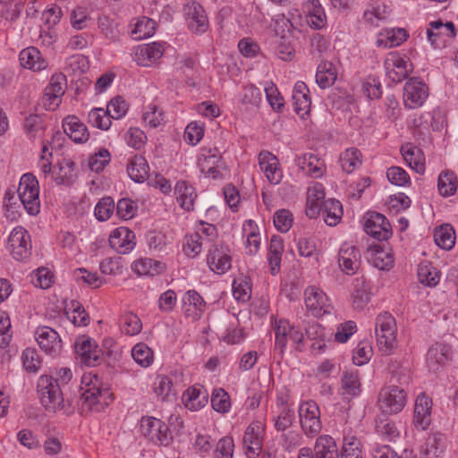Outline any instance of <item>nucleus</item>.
<instances>
[{
	"instance_id": "nucleus-38",
	"label": "nucleus",
	"mask_w": 458,
	"mask_h": 458,
	"mask_svg": "<svg viewBox=\"0 0 458 458\" xmlns=\"http://www.w3.org/2000/svg\"><path fill=\"white\" fill-rule=\"evenodd\" d=\"M131 356L141 367L147 368L153 362V352L145 344L139 343L131 350Z\"/></svg>"
},
{
	"instance_id": "nucleus-16",
	"label": "nucleus",
	"mask_w": 458,
	"mask_h": 458,
	"mask_svg": "<svg viewBox=\"0 0 458 458\" xmlns=\"http://www.w3.org/2000/svg\"><path fill=\"white\" fill-rule=\"evenodd\" d=\"M432 401L424 394H420L415 402L413 423L418 429H426L431 421Z\"/></svg>"
},
{
	"instance_id": "nucleus-25",
	"label": "nucleus",
	"mask_w": 458,
	"mask_h": 458,
	"mask_svg": "<svg viewBox=\"0 0 458 458\" xmlns=\"http://www.w3.org/2000/svg\"><path fill=\"white\" fill-rule=\"evenodd\" d=\"M315 458H340L335 439L327 435L317 438L314 445Z\"/></svg>"
},
{
	"instance_id": "nucleus-29",
	"label": "nucleus",
	"mask_w": 458,
	"mask_h": 458,
	"mask_svg": "<svg viewBox=\"0 0 458 458\" xmlns=\"http://www.w3.org/2000/svg\"><path fill=\"white\" fill-rule=\"evenodd\" d=\"M127 172L131 180L143 182L148 176L149 166L142 156H135L127 165Z\"/></svg>"
},
{
	"instance_id": "nucleus-42",
	"label": "nucleus",
	"mask_w": 458,
	"mask_h": 458,
	"mask_svg": "<svg viewBox=\"0 0 458 458\" xmlns=\"http://www.w3.org/2000/svg\"><path fill=\"white\" fill-rule=\"evenodd\" d=\"M360 443L354 436H346L344 438V445L340 458H360Z\"/></svg>"
},
{
	"instance_id": "nucleus-8",
	"label": "nucleus",
	"mask_w": 458,
	"mask_h": 458,
	"mask_svg": "<svg viewBox=\"0 0 458 458\" xmlns=\"http://www.w3.org/2000/svg\"><path fill=\"white\" fill-rule=\"evenodd\" d=\"M299 416L302 430L307 436L313 437L320 431L319 408L315 402L309 401L301 404Z\"/></svg>"
},
{
	"instance_id": "nucleus-36",
	"label": "nucleus",
	"mask_w": 458,
	"mask_h": 458,
	"mask_svg": "<svg viewBox=\"0 0 458 458\" xmlns=\"http://www.w3.org/2000/svg\"><path fill=\"white\" fill-rule=\"evenodd\" d=\"M402 154L407 165L418 174L425 172V164L421 161L420 149L412 147H403Z\"/></svg>"
},
{
	"instance_id": "nucleus-12",
	"label": "nucleus",
	"mask_w": 458,
	"mask_h": 458,
	"mask_svg": "<svg viewBox=\"0 0 458 458\" xmlns=\"http://www.w3.org/2000/svg\"><path fill=\"white\" fill-rule=\"evenodd\" d=\"M305 304L315 317H322L330 313L327 296L314 286H310L305 290Z\"/></svg>"
},
{
	"instance_id": "nucleus-51",
	"label": "nucleus",
	"mask_w": 458,
	"mask_h": 458,
	"mask_svg": "<svg viewBox=\"0 0 458 458\" xmlns=\"http://www.w3.org/2000/svg\"><path fill=\"white\" fill-rule=\"evenodd\" d=\"M22 363L28 372L36 373L38 371L41 364L38 352L34 348H27L22 352Z\"/></svg>"
},
{
	"instance_id": "nucleus-30",
	"label": "nucleus",
	"mask_w": 458,
	"mask_h": 458,
	"mask_svg": "<svg viewBox=\"0 0 458 458\" xmlns=\"http://www.w3.org/2000/svg\"><path fill=\"white\" fill-rule=\"evenodd\" d=\"M323 217L327 225H336L343 216V207L339 200L329 199L323 201Z\"/></svg>"
},
{
	"instance_id": "nucleus-6",
	"label": "nucleus",
	"mask_w": 458,
	"mask_h": 458,
	"mask_svg": "<svg viewBox=\"0 0 458 458\" xmlns=\"http://www.w3.org/2000/svg\"><path fill=\"white\" fill-rule=\"evenodd\" d=\"M140 431L145 437L157 445L168 446L173 441V435L168 426L154 417L141 419Z\"/></svg>"
},
{
	"instance_id": "nucleus-44",
	"label": "nucleus",
	"mask_w": 458,
	"mask_h": 458,
	"mask_svg": "<svg viewBox=\"0 0 458 458\" xmlns=\"http://www.w3.org/2000/svg\"><path fill=\"white\" fill-rule=\"evenodd\" d=\"M376 430L389 442L394 441L400 434L395 424L388 419H378L376 421Z\"/></svg>"
},
{
	"instance_id": "nucleus-41",
	"label": "nucleus",
	"mask_w": 458,
	"mask_h": 458,
	"mask_svg": "<svg viewBox=\"0 0 458 458\" xmlns=\"http://www.w3.org/2000/svg\"><path fill=\"white\" fill-rule=\"evenodd\" d=\"M88 117L89 123L98 129L107 130L111 125V116L108 115L106 109L93 108Z\"/></svg>"
},
{
	"instance_id": "nucleus-23",
	"label": "nucleus",
	"mask_w": 458,
	"mask_h": 458,
	"mask_svg": "<svg viewBox=\"0 0 458 458\" xmlns=\"http://www.w3.org/2000/svg\"><path fill=\"white\" fill-rule=\"evenodd\" d=\"M295 162L299 168L306 175L318 178L323 174L324 162L311 153H307L298 157Z\"/></svg>"
},
{
	"instance_id": "nucleus-55",
	"label": "nucleus",
	"mask_w": 458,
	"mask_h": 458,
	"mask_svg": "<svg viewBox=\"0 0 458 458\" xmlns=\"http://www.w3.org/2000/svg\"><path fill=\"white\" fill-rule=\"evenodd\" d=\"M108 115L113 119H119L125 115L128 110L126 101L120 96L110 100L106 107Z\"/></svg>"
},
{
	"instance_id": "nucleus-21",
	"label": "nucleus",
	"mask_w": 458,
	"mask_h": 458,
	"mask_svg": "<svg viewBox=\"0 0 458 458\" xmlns=\"http://www.w3.org/2000/svg\"><path fill=\"white\" fill-rule=\"evenodd\" d=\"M208 394L200 385L189 387L182 395L185 407L191 411H198L208 403Z\"/></svg>"
},
{
	"instance_id": "nucleus-48",
	"label": "nucleus",
	"mask_w": 458,
	"mask_h": 458,
	"mask_svg": "<svg viewBox=\"0 0 458 458\" xmlns=\"http://www.w3.org/2000/svg\"><path fill=\"white\" fill-rule=\"evenodd\" d=\"M370 261L375 267L381 270H388L393 267L394 258L392 254L384 250L377 249L371 254Z\"/></svg>"
},
{
	"instance_id": "nucleus-34",
	"label": "nucleus",
	"mask_w": 458,
	"mask_h": 458,
	"mask_svg": "<svg viewBox=\"0 0 458 458\" xmlns=\"http://www.w3.org/2000/svg\"><path fill=\"white\" fill-rule=\"evenodd\" d=\"M66 77L63 73H55L51 77L48 86L45 89V97L49 100H56L64 94Z\"/></svg>"
},
{
	"instance_id": "nucleus-39",
	"label": "nucleus",
	"mask_w": 458,
	"mask_h": 458,
	"mask_svg": "<svg viewBox=\"0 0 458 458\" xmlns=\"http://www.w3.org/2000/svg\"><path fill=\"white\" fill-rule=\"evenodd\" d=\"M360 153L357 148H352L346 149L340 157L341 166L346 173H352L356 167L360 165Z\"/></svg>"
},
{
	"instance_id": "nucleus-61",
	"label": "nucleus",
	"mask_w": 458,
	"mask_h": 458,
	"mask_svg": "<svg viewBox=\"0 0 458 458\" xmlns=\"http://www.w3.org/2000/svg\"><path fill=\"white\" fill-rule=\"evenodd\" d=\"M440 441L441 436L439 434H435L433 437H429L421 450V458H437L442 452L439 450L438 446Z\"/></svg>"
},
{
	"instance_id": "nucleus-52",
	"label": "nucleus",
	"mask_w": 458,
	"mask_h": 458,
	"mask_svg": "<svg viewBox=\"0 0 458 458\" xmlns=\"http://www.w3.org/2000/svg\"><path fill=\"white\" fill-rule=\"evenodd\" d=\"M110 162V153L107 149L102 148L90 156L88 160V165L93 172L99 173Z\"/></svg>"
},
{
	"instance_id": "nucleus-5",
	"label": "nucleus",
	"mask_w": 458,
	"mask_h": 458,
	"mask_svg": "<svg viewBox=\"0 0 458 458\" xmlns=\"http://www.w3.org/2000/svg\"><path fill=\"white\" fill-rule=\"evenodd\" d=\"M274 330L275 351L279 352L281 356H283L288 342H292L298 352L301 351L304 335L297 327L291 326L287 320L281 319L276 323Z\"/></svg>"
},
{
	"instance_id": "nucleus-64",
	"label": "nucleus",
	"mask_w": 458,
	"mask_h": 458,
	"mask_svg": "<svg viewBox=\"0 0 458 458\" xmlns=\"http://www.w3.org/2000/svg\"><path fill=\"white\" fill-rule=\"evenodd\" d=\"M172 381L167 377L158 376L154 384L155 394L162 400L168 399L172 391Z\"/></svg>"
},
{
	"instance_id": "nucleus-54",
	"label": "nucleus",
	"mask_w": 458,
	"mask_h": 458,
	"mask_svg": "<svg viewBox=\"0 0 458 458\" xmlns=\"http://www.w3.org/2000/svg\"><path fill=\"white\" fill-rule=\"evenodd\" d=\"M114 202L111 197L102 198L95 208V216L99 221L107 220L114 212Z\"/></svg>"
},
{
	"instance_id": "nucleus-57",
	"label": "nucleus",
	"mask_w": 458,
	"mask_h": 458,
	"mask_svg": "<svg viewBox=\"0 0 458 458\" xmlns=\"http://www.w3.org/2000/svg\"><path fill=\"white\" fill-rule=\"evenodd\" d=\"M202 151H203L202 158H199V165L200 171L202 173H205L206 170L208 169V167H210V166H213V165L218 164V162L221 159V156L219 155L216 148H215L214 149L204 148Z\"/></svg>"
},
{
	"instance_id": "nucleus-35",
	"label": "nucleus",
	"mask_w": 458,
	"mask_h": 458,
	"mask_svg": "<svg viewBox=\"0 0 458 458\" xmlns=\"http://www.w3.org/2000/svg\"><path fill=\"white\" fill-rule=\"evenodd\" d=\"M437 187L442 196H452L457 190V178L453 172L445 171L438 176Z\"/></svg>"
},
{
	"instance_id": "nucleus-45",
	"label": "nucleus",
	"mask_w": 458,
	"mask_h": 458,
	"mask_svg": "<svg viewBox=\"0 0 458 458\" xmlns=\"http://www.w3.org/2000/svg\"><path fill=\"white\" fill-rule=\"evenodd\" d=\"M141 328V321L136 315L128 313L122 317L121 330L127 335H135L140 332Z\"/></svg>"
},
{
	"instance_id": "nucleus-3",
	"label": "nucleus",
	"mask_w": 458,
	"mask_h": 458,
	"mask_svg": "<svg viewBox=\"0 0 458 458\" xmlns=\"http://www.w3.org/2000/svg\"><path fill=\"white\" fill-rule=\"evenodd\" d=\"M377 344L384 354H390L396 346L395 321L391 314H379L376 322Z\"/></svg>"
},
{
	"instance_id": "nucleus-32",
	"label": "nucleus",
	"mask_w": 458,
	"mask_h": 458,
	"mask_svg": "<svg viewBox=\"0 0 458 458\" xmlns=\"http://www.w3.org/2000/svg\"><path fill=\"white\" fill-rule=\"evenodd\" d=\"M284 251L283 240L278 235L272 236L269 245L268 262L272 275H276L280 270L281 257Z\"/></svg>"
},
{
	"instance_id": "nucleus-1",
	"label": "nucleus",
	"mask_w": 458,
	"mask_h": 458,
	"mask_svg": "<svg viewBox=\"0 0 458 458\" xmlns=\"http://www.w3.org/2000/svg\"><path fill=\"white\" fill-rule=\"evenodd\" d=\"M70 369L63 368L58 377L41 376L38 382V394L42 405L50 411L63 410L65 403L72 406L75 399L82 415L89 412H101L112 401V394L107 387L103 388L90 382L86 388L79 386L77 381H72Z\"/></svg>"
},
{
	"instance_id": "nucleus-53",
	"label": "nucleus",
	"mask_w": 458,
	"mask_h": 458,
	"mask_svg": "<svg viewBox=\"0 0 458 458\" xmlns=\"http://www.w3.org/2000/svg\"><path fill=\"white\" fill-rule=\"evenodd\" d=\"M294 418V411H292L286 404L283 402L281 403L279 414L276 416L275 420V427L279 431H284L288 428Z\"/></svg>"
},
{
	"instance_id": "nucleus-37",
	"label": "nucleus",
	"mask_w": 458,
	"mask_h": 458,
	"mask_svg": "<svg viewBox=\"0 0 458 458\" xmlns=\"http://www.w3.org/2000/svg\"><path fill=\"white\" fill-rule=\"evenodd\" d=\"M418 277L421 284L435 286L439 282L440 272L430 264H420L418 268Z\"/></svg>"
},
{
	"instance_id": "nucleus-13",
	"label": "nucleus",
	"mask_w": 458,
	"mask_h": 458,
	"mask_svg": "<svg viewBox=\"0 0 458 458\" xmlns=\"http://www.w3.org/2000/svg\"><path fill=\"white\" fill-rule=\"evenodd\" d=\"M184 15L191 30L202 33L208 27V21L203 7L197 2L191 1L184 5Z\"/></svg>"
},
{
	"instance_id": "nucleus-49",
	"label": "nucleus",
	"mask_w": 458,
	"mask_h": 458,
	"mask_svg": "<svg viewBox=\"0 0 458 458\" xmlns=\"http://www.w3.org/2000/svg\"><path fill=\"white\" fill-rule=\"evenodd\" d=\"M408 38V33L404 29H392L386 32V42L383 39H377V46H383L386 47H393L401 45Z\"/></svg>"
},
{
	"instance_id": "nucleus-18",
	"label": "nucleus",
	"mask_w": 458,
	"mask_h": 458,
	"mask_svg": "<svg viewBox=\"0 0 458 458\" xmlns=\"http://www.w3.org/2000/svg\"><path fill=\"white\" fill-rule=\"evenodd\" d=\"M164 54V48L160 43L154 42L139 46L135 52V60L139 65L151 66Z\"/></svg>"
},
{
	"instance_id": "nucleus-60",
	"label": "nucleus",
	"mask_w": 458,
	"mask_h": 458,
	"mask_svg": "<svg viewBox=\"0 0 458 458\" xmlns=\"http://www.w3.org/2000/svg\"><path fill=\"white\" fill-rule=\"evenodd\" d=\"M262 429V424L259 421L250 424L243 437V445H254V444L262 445V440L260 437V430Z\"/></svg>"
},
{
	"instance_id": "nucleus-11",
	"label": "nucleus",
	"mask_w": 458,
	"mask_h": 458,
	"mask_svg": "<svg viewBox=\"0 0 458 458\" xmlns=\"http://www.w3.org/2000/svg\"><path fill=\"white\" fill-rule=\"evenodd\" d=\"M384 65L388 78L394 83L403 81L411 72V64L396 53H389Z\"/></svg>"
},
{
	"instance_id": "nucleus-31",
	"label": "nucleus",
	"mask_w": 458,
	"mask_h": 458,
	"mask_svg": "<svg viewBox=\"0 0 458 458\" xmlns=\"http://www.w3.org/2000/svg\"><path fill=\"white\" fill-rule=\"evenodd\" d=\"M434 240L437 246L451 250L455 243V232L449 224H444L435 229Z\"/></svg>"
},
{
	"instance_id": "nucleus-59",
	"label": "nucleus",
	"mask_w": 458,
	"mask_h": 458,
	"mask_svg": "<svg viewBox=\"0 0 458 458\" xmlns=\"http://www.w3.org/2000/svg\"><path fill=\"white\" fill-rule=\"evenodd\" d=\"M234 444L231 437H222L216 445L215 458H233Z\"/></svg>"
},
{
	"instance_id": "nucleus-7",
	"label": "nucleus",
	"mask_w": 458,
	"mask_h": 458,
	"mask_svg": "<svg viewBox=\"0 0 458 458\" xmlns=\"http://www.w3.org/2000/svg\"><path fill=\"white\" fill-rule=\"evenodd\" d=\"M75 352L81 362L87 366H97L103 360V352L96 343L86 335L77 338L74 344Z\"/></svg>"
},
{
	"instance_id": "nucleus-2",
	"label": "nucleus",
	"mask_w": 458,
	"mask_h": 458,
	"mask_svg": "<svg viewBox=\"0 0 458 458\" xmlns=\"http://www.w3.org/2000/svg\"><path fill=\"white\" fill-rule=\"evenodd\" d=\"M390 370L391 382L398 383L400 386L394 385L383 388L378 395V406L385 414H396L405 406L406 393L403 386L410 383L411 376L406 368L395 369L394 365H392Z\"/></svg>"
},
{
	"instance_id": "nucleus-14",
	"label": "nucleus",
	"mask_w": 458,
	"mask_h": 458,
	"mask_svg": "<svg viewBox=\"0 0 458 458\" xmlns=\"http://www.w3.org/2000/svg\"><path fill=\"white\" fill-rule=\"evenodd\" d=\"M365 232L377 240H387L391 235L390 224L385 216L372 213L364 225Z\"/></svg>"
},
{
	"instance_id": "nucleus-22",
	"label": "nucleus",
	"mask_w": 458,
	"mask_h": 458,
	"mask_svg": "<svg viewBox=\"0 0 458 458\" xmlns=\"http://www.w3.org/2000/svg\"><path fill=\"white\" fill-rule=\"evenodd\" d=\"M64 132L76 143H83L89 140V133L84 123L76 116H67L63 122Z\"/></svg>"
},
{
	"instance_id": "nucleus-47",
	"label": "nucleus",
	"mask_w": 458,
	"mask_h": 458,
	"mask_svg": "<svg viewBox=\"0 0 458 458\" xmlns=\"http://www.w3.org/2000/svg\"><path fill=\"white\" fill-rule=\"evenodd\" d=\"M211 405L218 412H226L231 406L229 394L222 388L215 389L211 395Z\"/></svg>"
},
{
	"instance_id": "nucleus-26",
	"label": "nucleus",
	"mask_w": 458,
	"mask_h": 458,
	"mask_svg": "<svg viewBox=\"0 0 458 458\" xmlns=\"http://www.w3.org/2000/svg\"><path fill=\"white\" fill-rule=\"evenodd\" d=\"M174 191L177 195V201L182 208L187 211H191L194 208L197 193L191 185L186 181H179L175 185Z\"/></svg>"
},
{
	"instance_id": "nucleus-43",
	"label": "nucleus",
	"mask_w": 458,
	"mask_h": 458,
	"mask_svg": "<svg viewBox=\"0 0 458 458\" xmlns=\"http://www.w3.org/2000/svg\"><path fill=\"white\" fill-rule=\"evenodd\" d=\"M69 310L71 315L68 314V316L73 325L85 327L89 323V316L79 301H72Z\"/></svg>"
},
{
	"instance_id": "nucleus-17",
	"label": "nucleus",
	"mask_w": 458,
	"mask_h": 458,
	"mask_svg": "<svg viewBox=\"0 0 458 458\" xmlns=\"http://www.w3.org/2000/svg\"><path fill=\"white\" fill-rule=\"evenodd\" d=\"M451 359V347L445 344L436 343L428 351L427 364L430 370L436 372L443 368Z\"/></svg>"
},
{
	"instance_id": "nucleus-40",
	"label": "nucleus",
	"mask_w": 458,
	"mask_h": 458,
	"mask_svg": "<svg viewBox=\"0 0 458 458\" xmlns=\"http://www.w3.org/2000/svg\"><path fill=\"white\" fill-rule=\"evenodd\" d=\"M157 23L154 20L147 17H142L135 25L131 33L137 39L149 38L154 35L156 31Z\"/></svg>"
},
{
	"instance_id": "nucleus-28",
	"label": "nucleus",
	"mask_w": 458,
	"mask_h": 458,
	"mask_svg": "<svg viewBox=\"0 0 458 458\" xmlns=\"http://www.w3.org/2000/svg\"><path fill=\"white\" fill-rule=\"evenodd\" d=\"M307 22L314 30H320L325 27L327 18L318 0H311L306 6Z\"/></svg>"
},
{
	"instance_id": "nucleus-9",
	"label": "nucleus",
	"mask_w": 458,
	"mask_h": 458,
	"mask_svg": "<svg viewBox=\"0 0 458 458\" xmlns=\"http://www.w3.org/2000/svg\"><path fill=\"white\" fill-rule=\"evenodd\" d=\"M428 96L427 85L417 78H411L404 85L403 102L410 109L420 107Z\"/></svg>"
},
{
	"instance_id": "nucleus-46",
	"label": "nucleus",
	"mask_w": 458,
	"mask_h": 458,
	"mask_svg": "<svg viewBox=\"0 0 458 458\" xmlns=\"http://www.w3.org/2000/svg\"><path fill=\"white\" fill-rule=\"evenodd\" d=\"M370 295L363 281L357 280L352 293V302L356 310H362L369 301Z\"/></svg>"
},
{
	"instance_id": "nucleus-4",
	"label": "nucleus",
	"mask_w": 458,
	"mask_h": 458,
	"mask_svg": "<svg viewBox=\"0 0 458 458\" xmlns=\"http://www.w3.org/2000/svg\"><path fill=\"white\" fill-rule=\"evenodd\" d=\"M38 182L31 174H23L18 187V195L30 215H37L40 209Z\"/></svg>"
},
{
	"instance_id": "nucleus-19",
	"label": "nucleus",
	"mask_w": 458,
	"mask_h": 458,
	"mask_svg": "<svg viewBox=\"0 0 458 458\" xmlns=\"http://www.w3.org/2000/svg\"><path fill=\"white\" fill-rule=\"evenodd\" d=\"M135 235L127 227H120L114 230L109 238L112 248L117 250L121 254H126L135 246Z\"/></svg>"
},
{
	"instance_id": "nucleus-24",
	"label": "nucleus",
	"mask_w": 458,
	"mask_h": 458,
	"mask_svg": "<svg viewBox=\"0 0 458 458\" xmlns=\"http://www.w3.org/2000/svg\"><path fill=\"white\" fill-rule=\"evenodd\" d=\"M293 101L294 111L297 114L303 117L310 109V98L309 97V89L303 81H298L293 91Z\"/></svg>"
},
{
	"instance_id": "nucleus-15",
	"label": "nucleus",
	"mask_w": 458,
	"mask_h": 458,
	"mask_svg": "<svg viewBox=\"0 0 458 458\" xmlns=\"http://www.w3.org/2000/svg\"><path fill=\"white\" fill-rule=\"evenodd\" d=\"M35 335L39 347L47 354L55 355L61 350L59 335L54 329L41 327L36 330Z\"/></svg>"
},
{
	"instance_id": "nucleus-33",
	"label": "nucleus",
	"mask_w": 458,
	"mask_h": 458,
	"mask_svg": "<svg viewBox=\"0 0 458 458\" xmlns=\"http://www.w3.org/2000/svg\"><path fill=\"white\" fill-rule=\"evenodd\" d=\"M335 80L336 72L332 63L323 62L318 66L316 81L320 88H329L335 83Z\"/></svg>"
},
{
	"instance_id": "nucleus-20",
	"label": "nucleus",
	"mask_w": 458,
	"mask_h": 458,
	"mask_svg": "<svg viewBox=\"0 0 458 458\" xmlns=\"http://www.w3.org/2000/svg\"><path fill=\"white\" fill-rule=\"evenodd\" d=\"M339 266L347 275H353L360 267V252L354 246L342 245L338 257Z\"/></svg>"
},
{
	"instance_id": "nucleus-27",
	"label": "nucleus",
	"mask_w": 458,
	"mask_h": 458,
	"mask_svg": "<svg viewBox=\"0 0 458 458\" xmlns=\"http://www.w3.org/2000/svg\"><path fill=\"white\" fill-rule=\"evenodd\" d=\"M21 64L34 71H40L46 68L47 63L42 58L41 53L34 47H27L19 55Z\"/></svg>"
},
{
	"instance_id": "nucleus-58",
	"label": "nucleus",
	"mask_w": 458,
	"mask_h": 458,
	"mask_svg": "<svg viewBox=\"0 0 458 458\" xmlns=\"http://www.w3.org/2000/svg\"><path fill=\"white\" fill-rule=\"evenodd\" d=\"M274 225L282 233L288 232L293 225V216L290 211L286 209L276 211L274 216Z\"/></svg>"
},
{
	"instance_id": "nucleus-10",
	"label": "nucleus",
	"mask_w": 458,
	"mask_h": 458,
	"mask_svg": "<svg viewBox=\"0 0 458 458\" xmlns=\"http://www.w3.org/2000/svg\"><path fill=\"white\" fill-rule=\"evenodd\" d=\"M13 257L16 260H24L30 255V236L22 227H16L8 239Z\"/></svg>"
},
{
	"instance_id": "nucleus-50",
	"label": "nucleus",
	"mask_w": 458,
	"mask_h": 458,
	"mask_svg": "<svg viewBox=\"0 0 458 458\" xmlns=\"http://www.w3.org/2000/svg\"><path fill=\"white\" fill-rule=\"evenodd\" d=\"M342 386L346 394L357 395L360 391V383L357 371H344L342 377Z\"/></svg>"
},
{
	"instance_id": "nucleus-62",
	"label": "nucleus",
	"mask_w": 458,
	"mask_h": 458,
	"mask_svg": "<svg viewBox=\"0 0 458 458\" xmlns=\"http://www.w3.org/2000/svg\"><path fill=\"white\" fill-rule=\"evenodd\" d=\"M386 176L391 183L397 186H403L410 182V176L404 169L399 166L388 168Z\"/></svg>"
},
{
	"instance_id": "nucleus-56",
	"label": "nucleus",
	"mask_w": 458,
	"mask_h": 458,
	"mask_svg": "<svg viewBox=\"0 0 458 458\" xmlns=\"http://www.w3.org/2000/svg\"><path fill=\"white\" fill-rule=\"evenodd\" d=\"M361 90L369 99L379 98L382 95L381 84L377 78L369 77L362 82Z\"/></svg>"
},
{
	"instance_id": "nucleus-63",
	"label": "nucleus",
	"mask_w": 458,
	"mask_h": 458,
	"mask_svg": "<svg viewBox=\"0 0 458 458\" xmlns=\"http://www.w3.org/2000/svg\"><path fill=\"white\" fill-rule=\"evenodd\" d=\"M137 206L130 199H121L116 205V214L119 217L127 220L134 216Z\"/></svg>"
}]
</instances>
